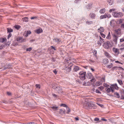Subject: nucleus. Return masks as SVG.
<instances>
[{
    "mask_svg": "<svg viewBox=\"0 0 124 124\" xmlns=\"http://www.w3.org/2000/svg\"><path fill=\"white\" fill-rule=\"evenodd\" d=\"M105 14H106L105 13V15H103L101 16L100 17V19H102L104 18H106V17Z\"/></svg>",
    "mask_w": 124,
    "mask_h": 124,
    "instance_id": "c756f323",
    "label": "nucleus"
},
{
    "mask_svg": "<svg viewBox=\"0 0 124 124\" xmlns=\"http://www.w3.org/2000/svg\"><path fill=\"white\" fill-rule=\"evenodd\" d=\"M116 22L114 20H112L110 22V25L112 26H114L115 25Z\"/></svg>",
    "mask_w": 124,
    "mask_h": 124,
    "instance_id": "4468645a",
    "label": "nucleus"
},
{
    "mask_svg": "<svg viewBox=\"0 0 124 124\" xmlns=\"http://www.w3.org/2000/svg\"><path fill=\"white\" fill-rule=\"evenodd\" d=\"M89 17L93 19L95 18V14L94 13H91L89 15Z\"/></svg>",
    "mask_w": 124,
    "mask_h": 124,
    "instance_id": "9b49d317",
    "label": "nucleus"
},
{
    "mask_svg": "<svg viewBox=\"0 0 124 124\" xmlns=\"http://www.w3.org/2000/svg\"><path fill=\"white\" fill-rule=\"evenodd\" d=\"M110 45V42L108 41H107L106 43H104L103 46L105 48L108 49H109V46Z\"/></svg>",
    "mask_w": 124,
    "mask_h": 124,
    "instance_id": "20e7f679",
    "label": "nucleus"
},
{
    "mask_svg": "<svg viewBox=\"0 0 124 124\" xmlns=\"http://www.w3.org/2000/svg\"><path fill=\"white\" fill-rule=\"evenodd\" d=\"M65 110L64 109H59V113L61 114L62 115L63 114H65Z\"/></svg>",
    "mask_w": 124,
    "mask_h": 124,
    "instance_id": "ddd939ff",
    "label": "nucleus"
},
{
    "mask_svg": "<svg viewBox=\"0 0 124 124\" xmlns=\"http://www.w3.org/2000/svg\"><path fill=\"white\" fill-rule=\"evenodd\" d=\"M124 41V38H123L120 39V41L121 42H122Z\"/></svg>",
    "mask_w": 124,
    "mask_h": 124,
    "instance_id": "6e6d98bb",
    "label": "nucleus"
},
{
    "mask_svg": "<svg viewBox=\"0 0 124 124\" xmlns=\"http://www.w3.org/2000/svg\"><path fill=\"white\" fill-rule=\"evenodd\" d=\"M84 106L87 109H93L96 108L95 104L93 102L90 103L86 102H85L84 103Z\"/></svg>",
    "mask_w": 124,
    "mask_h": 124,
    "instance_id": "f257e3e1",
    "label": "nucleus"
},
{
    "mask_svg": "<svg viewBox=\"0 0 124 124\" xmlns=\"http://www.w3.org/2000/svg\"><path fill=\"white\" fill-rule=\"evenodd\" d=\"M113 50L114 52L116 53H119V51L118 49H117L116 48L113 47Z\"/></svg>",
    "mask_w": 124,
    "mask_h": 124,
    "instance_id": "f3484780",
    "label": "nucleus"
},
{
    "mask_svg": "<svg viewBox=\"0 0 124 124\" xmlns=\"http://www.w3.org/2000/svg\"><path fill=\"white\" fill-rule=\"evenodd\" d=\"M16 40L19 42H24L26 41L25 39L21 37L17 38L16 39Z\"/></svg>",
    "mask_w": 124,
    "mask_h": 124,
    "instance_id": "423d86ee",
    "label": "nucleus"
},
{
    "mask_svg": "<svg viewBox=\"0 0 124 124\" xmlns=\"http://www.w3.org/2000/svg\"><path fill=\"white\" fill-rule=\"evenodd\" d=\"M99 118H96L94 119V120L96 121H97L99 120Z\"/></svg>",
    "mask_w": 124,
    "mask_h": 124,
    "instance_id": "13d9d810",
    "label": "nucleus"
},
{
    "mask_svg": "<svg viewBox=\"0 0 124 124\" xmlns=\"http://www.w3.org/2000/svg\"><path fill=\"white\" fill-rule=\"evenodd\" d=\"M113 65V63H111L110 65H107V67L108 68L110 69L112 67Z\"/></svg>",
    "mask_w": 124,
    "mask_h": 124,
    "instance_id": "7c9ffc66",
    "label": "nucleus"
},
{
    "mask_svg": "<svg viewBox=\"0 0 124 124\" xmlns=\"http://www.w3.org/2000/svg\"><path fill=\"white\" fill-rule=\"evenodd\" d=\"M61 106H63V107H66V108L67 107V106L66 105L64 104H62L61 105Z\"/></svg>",
    "mask_w": 124,
    "mask_h": 124,
    "instance_id": "de8ad7c7",
    "label": "nucleus"
},
{
    "mask_svg": "<svg viewBox=\"0 0 124 124\" xmlns=\"http://www.w3.org/2000/svg\"><path fill=\"white\" fill-rule=\"evenodd\" d=\"M42 32V30L41 29H39L37 30L36 32L38 34Z\"/></svg>",
    "mask_w": 124,
    "mask_h": 124,
    "instance_id": "b1692460",
    "label": "nucleus"
},
{
    "mask_svg": "<svg viewBox=\"0 0 124 124\" xmlns=\"http://www.w3.org/2000/svg\"><path fill=\"white\" fill-rule=\"evenodd\" d=\"M86 72H80L79 73V78L82 81L84 80L85 79Z\"/></svg>",
    "mask_w": 124,
    "mask_h": 124,
    "instance_id": "7ed1b4c3",
    "label": "nucleus"
},
{
    "mask_svg": "<svg viewBox=\"0 0 124 124\" xmlns=\"http://www.w3.org/2000/svg\"><path fill=\"white\" fill-rule=\"evenodd\" d=\"M87 77L89 79H91L93 78L92 74L91 73H88Z\"/></svg>",
    "mask_w": 124,
    "mask_h": 124,
    "instance_id": "dca6fc26",
    "label": "nucleus"
},
{
    "mask_svg": "<svg viewBox=\"0 0 124 124\" xmlns=\"http://www.w3.org/2000/svg\"><path fill=\"white\" fill-rule=\"evenodd\" d=\"M7 30L8 32H10L13 31V30L11 28H7Z\"/></svg>",
    "mask_w": 124,
    "mask_h": 124,
    "instance_id": "cd10ccee",
    "label": "nucleus"
},
{
    "mask_svg": "<svg viewBox=\"0 0 124 124\" xmlns=\"http://www.w3.org/2000/svg\"><path fill=\"white\" fill-rule=\"evenodd\" d=\"M111 92H114V90L113 89V88L112 87H111Z\"/></svg>",
    "mask_w": 124,
    "mask_h": 124,
    "instance_id": "0e129e2a",
    "label": "nucleus"
},
{
    "mask_svg": "<svg viewBox=\"0 0 124 124\" xmlns=\"http://www.w3.org/2000/svg\"><path fill=\"white\" fill-rule=\"evenodd\" d=\"M51 47L53 49H54V50H56V49H55V48L54 47V46H51Z\"/></svg>",
    "mask_w": 124,
    "mask_h": 124,
    "instance_id": "774afa93",
    "label": "nucleus"
},
{
    "mask_svg": "<svg viewBox=\"0 0 124 124\" xmlns=\"http://www.w3.org/2000/svg\"><path fill=\"white\" fill-rule=\"evenodd\" d=\"M10 68V67H5L4 68V70H5V69H9V68Z\"/></svg>",
    "mask_w": 124,
    "mask_h": 124,
    "instance_id": "69168bd1",
    "label": "nucleus"
},
{
    "mask_svg": "<svg viewBox=\"0 0 124 124\" xmlns=\"http://www.w3.org/2000/svg\"><path fill=\"white\" fill-rule=\"evenodd\" d=\"M54 40L55 42H58L60 41V40L57 39H55Z\"/></svg>",
    "mask_w": 124,
    "mask_h": 124,
    "instance_id": "603ef678",
    "label": "nucleus"
},
{
    "mask_svg": "<svg viewBox=\"0 0 124 124\" xmlns=\"http://www.w3.org/2000/svg\"><path fill=\"white\" fill-rule=\"evenodd\" d=\"M103 62L104 63L106 64L108 62V60L107 59V60L104 59L103 60Z\"/></svg>",
    "mask_w": 124,
    "mask_h": 124,
    "instance_id": "f704fd0d",
    "label": "nucleus"
},
{
    "mask_svg": "<svg viewBox=\"0 0 124 124\" xmlns=\"http://www.w3.org/2000/svg\"><path fill=\"white\" fill-rule=\"evenodd\" d=\"M37 18V17H31V19H36Z\"/></svg>",
    "mask_w": 124,
    "mask_h": 124,
    "instance_id": "bf43d9fd",
    "label": "nucleus"
},
{
    "mask_svg": "<svg viewBox=\"0 0 124 124\" xmlns=\"http://www.w3.org/2000/svg\"><path fill=\"white\" fill-rule=\"evenodd\" d=\"M71 70V67L67 66L65 69V70L67 71V73L70 72Z\"/></svg>",
    "mask_w": 124,
    "mask_h": 124,
    "instance_id": "9d476101",
    "label": "nucleus"
},
{
    "mask_svg": "<svg viewBox=\"0 0 124 124\" xmlns=\"http://www.w3.org/2000/svg\"><path fill=\"white\" fill-rule=\"evenodd\" d=\"M105 15H106V18H109L111 17V15L110 14H106Z\"/></svg>",
    "mask_w": 124,
    "mask_h": 124,
    "instance_id": "473e14b6",
    "label": "nucleus"
},
{
    "mask_svg": "<svg viewBox=\"0 0 124 124\" xmlns=\"http://www.w3.org/2000/svg\"><path fill=\"white\" fill-rule=\"evenodd\" d=\"M104 31V28L102 27H101L98 30V32H100V33L103 32Z\"/></svg>",
    "mask_w": 124,
    "mask_h": 124,
    "instance_id": "2eb2a0df",
    "label": "nucleus"
},
{
    "mask_svg": "<svg viewBox=\"0 0 124 124\" xmlns=\"http://www.w3.org/2000/svg\"><path fill=\"white\" fill-rule=\"evenodd\" d=\"M112 15L115 17H120L123 16V14L121 12H114L112 13Z\"/></svg>",
    "mask_w": 124,
    "mask_h": 124,
    "instance_id": "f03ea898",
    "label": "nucleus"
},
{
    "mask_svg": "<svg viewBox=\"0 0 124 124\" xmlns=\"http://www.w3.org/2000/svg\"><path fill=\"white\" fill-rule=\"evenodd\" d=\"M101 119L103 121H107V120L105 119H104V118H102Z\"/></svg>",
    "mask_w": 124,
    "mask_h": 124,
    "instance_id": "338daca9",
    "label": "nucleus"
},
{
    "mask_svg": "<svg viewBox=\"0 0 124 124\" xmlns=\"http://www.w3.org/2000/svg\"><path fill=\"white\" fill-rule=\"evenodd\" d=\"M115 8H113L111 9H110V10H109V12H112L113 11H115Z\"/></svg>",
    "mask_w": 124,
    "mask_h": 124,
    "instance_id": "49530a36",
    "label": "nucleus"
},
{
    "mask_svg": "<svg viewBox=\"0 0 124 124\" xmlns=\"http://www.w3.org/2000/svg\"><path fill=\"white\" fill-rule=\"evenodd\" d=\"M22 20L23 22H28V18L27 17H25L22 18Z\"/></svg>",
    "mask_w": 124,
    "mask_h": 124,
    "instance_id": "a211bd4d",
    "label": "nucleus"
},
{
    "mask_svg": "<svg viewBox=\"0 0 124 124\" xmlns=\"http://www.w3.org/2000/svg\"><path fill=\"white\" fill-rule=\"evenodd\" d=\"M118 2L121 3H122L124 2V0H119Z\"/></svg>",
    "mask_w": 124,
    "mask_h": 124,
    "instance_id": "5fc2aeb1",
    "label": "nucleus"
},
{
    "mask_svg": "<svg viewBox=\"0 0 124 124\" xmlns=\"http://www.w3.org/2000/svg\"><path fill=\"white\" fill-rule=\"evenodd\" d=\"M112 69L113 70H124V69L123 68H122L121 67L119 66H114L112 68Z\"/></svg>",
    "mask_w": 124,
    "mask_h": 124,
    "instance_id": "0eeeda50",
    "label": "nucleus"
},
{
    "mask_svg": "<svg viewBox=\"0 0 124 124\" xmlns=\"http://www.w3.org/2000/svg\"><path fill=\"white\" fill-rule=\"evenodd\" d=\"M113 86L115 88L116 90H118V87L117 86V85L116 84H113L111 85Z\"/></svg>",
    "mask_w": 124,
    "mask_h": 124,
    "instance_id": "5701e85b",
    "label": "nucleus"
},
{
    "mask_svg": "<svg viewBox=\"0 0 124 124\" xmlns=\"http://www.w3.org/2000/svg\"><path fill=\"white\" fill-rule=\"evenodd\" d=\"M11 36L12 34L11 33H10L8 36V39Z\"/></svg>",
    "mask_w": 124,
    "mask_h": 124,
    "instance_id": "a18cd8bd",
    "label": "nucleus"
},
{
    "mask_svg": "<svg viewBox=\"0 0 124 124\" xmlns=\"http://www.w3.org/2000/svg\"><path fill=\"white\" fill-rule=\"evenodd\" d=\"M103 85L104 86L106 87H109L110 86L109 85H108L106 83H104L103 84Z\"/></svg>",
    "mask_w": 124,
    "mask_h": 124,
    "instance_id": "4c0bfd02",
    "label": "nucleus"
},
{
    "mask_svg": "<svg viewBox=\"0 0 124 124\" xmlns=\"http://www.w3.org/2000/svg\"><path fill=\"white\" fill-rule=\"evenodd\" d=\"M102 37L103 38H105V35L102 33H100Z\"/></svg>",
    "mask_w": 124,
    "mask_h": 124,
    "instance_id": "79ce46f5",
    "label": "nucleus"
},
{
    "mask_svg": "<svg viewBox=\"0 0 124 124\" xmlns=\"http://www.w3.org/2000/svg\"><path fill=\"white\" fill-rule=\"evenodd\" d=\"M53 71L55 74H57V71L55 70H53Z\"/></svg>",
    "mask_w": 124,
    "mask_h": 124,
    "instance_id": "e2e57ef3",
    "label": "nucleus"
},
{
    "mask_svg": "<svg viewBox=\"0 0 124 124\" xmlns=\"http://www.w3.org/2000/svg\"><path fill=\"white\" fill-rule=\"evenodd\" d=\"M104 87L102 86H100L98 87V89H100L101 90H102L104 89Z\"/></svg>",
    "mask_w": 124,
    "mask_h": 124,
    "instance_id": "c03bdc74",
    "label": "nucleus"
},
{
    "mask_svg": "<svg viewBox=\"0 0 124 124\" xmlns=\"http://www.w3.org/2000/svg\"><path fill=\"white\" fill-rule=\"evenodd\" d=\"M114 96L115 97L117 98H119L120 97L119 94L117 92H116L114 93Z\"/></svg>",
    "mask_w": 124,
    "mask_h": 124,
    "instance_id": "6ab92c4d",
    "label": "nucleus"
},
{
    "mask_svg": "<svg viewBox=\"0 0 124 124\" xmlns=\"http://www.w3.org/2000/svg\"><path fill=\"white\" fill-rule=\"evenodd\" d=\"M92 78V79L90 80L91 82L93 83L95 82L96 81L95 79L93 78Z\"/></svg>",
    "mask_w": 124,
    "mask_h": 124,
    "instance_id": "e433bc0d",
    "label": "nucleus"
},
{
    "mask_svg": "<svg viewBox=\"0 0 124 124\" xmlns=\"http://www.w3.org/2000/svg\"><path fill=\"white\" fill-rule=\"evenodd\" d=\"M27 34H28V35H29V34H30L31 33V32L30 31H27V32H26V33Z\"/></svg>",
    "mask_w": 124,
    "mask_h": 124,
    "instance_id": "4d7b16f0",
    "label": "nucleus"
},
{
    "mask_svg": "<svg viewBox=\"0 0 124 124\" xmlns=\"http://www.w3.org/2000/svg\"><path fill=\"white\" fill-rule=\"evenodd\" d=\"M105 55L106 56V57L110 59H111L112 58V57L110 55L109 53L106 52H104V53Z\"/></svg>",
    "mask_w": 124,
    "mask_h": 124,
    "instance_id": "f8f14e48",
    "label": "nucleus"
},
{
    "mask_svg": "<svg viewBox=\"0 0 124 124\" xmlns=\"http://www.w3.org/2000/svg\"><path fill=\"white\" fill-rule=\"evenodd\" d=\"M92 21H87L86 22V23L88 25L92 23Z\"/></svg>",
    "mask_w": 124,
    "mask_h": 124,
    "instance_id": "a19ab883",
    "label": "nucleus"
},
{
    "mask_svg": "<svg viewBox=\"0 0 124 124\" xmlns=\"http://www.w3.org/2000/svg\"><path fill=\"white\" fill-rule=\"evenodd\" d=\"M106 11V9L105 8L101 9L100 11V13L101 14H103Z\"/></svg>",
    "mask_w": 124,
    "mask_h": 124,
    "instance_id": "aec40b11",
    "label": "nucleus"
},
{
    "mask_svg": "<svg viewBox=\"0 0 124 124\" xmlns=\"http://www.w3.org/2000/svg\"><path fill=\"white\" fill-rule=\"evenodd\" d=\"M66 109L67 110V113L68 114L70 112V110L68 107H67V108H66Z\"/></svg>",
    "mask_w": 124,
    "mask_h": 124,
    "instance_id": "c9c22d12",
    "label": "nucleus"
},
{
    "mask_svg": "<svg viewBox=\"0 0 124 124\" xmlns=\"http://www.w3.org/2000/svg\"><path fill=\"white\" fill-rule=\"evenodd\" d=\"M107 38L108 39H109L111 38L110 33L109 32L108 36L107 37Z\"/></svg>",
    "mask_w": 124,
    "mask_h": 124,
    "instance_id": "72a5a7b5",
    "label": "nucleus"
},
{
    "mask_svg": "<svg viewBox=\"0 0 124 124\" xmlns=\"http://www.w3.org/2000/svg\"><path fill=\"white\" fill-rule=\"evenodd\" d=\"M53 89H56V90L58 91H60V92H62V89L61 87L57 86V85H56V88H53Z\"/></svg>",
    "mask_w": 124,
    "mask_h": 124,
    "instance_id": "1a4fd4ad",
    "label": "nucleus"
},
{
    "mask_svg": "<svg viewBox=\"0 0 124 124\" xmlns=\"http://www.w3.org/2000/svg\"><path fill=\"white\" fill-rule=\"evenodd\" d=\"M113 41L114 43L116 45L117 43V40L118 38V36H117L116 34H114L113 35Z\"/></svg>",
    "mask_w": 124,
    "mask_h": 124,
    "instance_id": "39448f33",
    "label": "nucleus"
},
{
    "mask_svg": "<svg viewBox=\"0 0 124 124\" xmlns=\"http://www.w3.org/2000/svg\"><path fill=\"white\" fill-rule=\"evenodd\" d=\"M35 41L34 39L31 40H30V42H34Z\"/></svg>",
    "mask_w": 124,
    "mask_h": 124,
    "instance_id": "680f3d73",
    "label": "nucleus"
},
{
    "mask_svg": "<svg viewBox=\"0 0 124 124\" xmlns=\"http://www.w3.org/2000/svg\"><path fill=\"white\" fill-rule=\"evenodd\" d=\"M32 48L31 47H29V48H27L26 49L27 51H30L31 50Z\"/></svg>",
    "mask_w": 124,
    "mask_h": 124,
    "instance_id": "3c124183",
    "label": "nucleus"
},
{
    "mask_svg": "<svg viewBox=\"0 0 124 124\" xmlns=\"http://www.w3.org/2000/svg\"><path fill=\"white\" fill-rule=\"evenodd\" d=\"M117 81L120 85H123V83L122 80H117Z\"/></svg>",
    "mask_w": 124,
    "mask_h": 124,
    "instance_id": "bb28decb",
    "label": "nucleus"
},
{
    "mask_svg": "<svg viewBox=\"0 0 124 124\" xmlns=\"http://www.w3.org/2000/svg\"><path fill=\"white\" fill-rule=\"evenodd\" d=\"M101 43L100 41H98L97 42V44H98L100 46H101Z\"/></svg>",
    "mask_w": 124,
    "mask_h": 124,
    "instance_id": "8fccbe9b",
    "label": "nucleus"
},
{
    "mask_svg": "<svg viewBox=\"0 0 124 124\" xmlns=\"http://www.w3.org/2000/svg\"><path fill=\"white\" fill-rule=\"evenodd\" d=\"M7 94L8 95H11V93L10 92H7Z\"/></svg>",
    "mask_w": 124,
    "mask_h": 124,
    "instance_id": "052dcab7",
    "label": "nucleus"
},
{
    "mask_svg": "<svg viewBox=\"0 0 124 124\" xmlns=\"http://www.w3.org/2000/svg\"><path fill=\"white\" fill-rule=\"evenodd\" d=\"M79 69V67L77 66H75L74 67L73 70L75 71H77Z\"/></svg>",
    "mask_w": 124,
    "mask_h": 124,
    "instance_id": "393cba45",
    "label": "nucleus"
},
{
    "mask_svg": "<svg viewBox=\"0 0 124 124\" xmlns=\"http://www.w3.org/2000/svg\"><path fill=\"white\" fill-rule=\"evenodd\" d=\"M14 27L16 29L18 30L20 28L21 26L18 25H16L14 26Z\"/></svg>",
    "mask_w": 124,
    "mask_h": 124,
    "instance_id": "2f4dec72",
    "label": "nucleus"
},
{
    "mask_svg": "<svg viewBox=\"0 0 124 124\" xmlns=\"http://www.w3.org/2000/svg\"><path fill=\"white\" fill-rule=\"evenodd\" d=\"M109 87H107L105 90L107 91L108 93H109L111 92V86H109Z\"/></svg>",
    "mask_w": 124,
    "mask_h": 124,
    "instance_id": "412c9836",
    "label": "nucleus"
},
{
    "mask_svg": "<svg viewBox=\"0 0 124 124\" xmlns=\"http://www.w3.org/2000/svg\"><path fill=\"white\" fill-rule=\"evenodd\" d=\"M107 2L109 5H111L113 3V1L112 0H107Z\"/></svg>",
    "mask_w": 124,
    "mask_h": 124,
    "instance_id": "c85d7f7f",
    "label": "nucleus"
},
{
    "mask_svg": "<svg viewBox=\"0 0 124 124\" xmlns=\"http://www.w3.org/2000/svg\"><path fill=\"white\" fill-rule=\"evenodd\" d=\"M120 30V29L115 30V34H116L117 36L121 35Z\"/></svg>",
    "mask_w": 124,
    "mask_h": 124,
    "instance_id": "6e6552de",
    "label": "nucleus"
},
{
    "mask_svg": "<svg viewBox=\"0 0 124 124\" xmlns=\"http://www.w3.org/2000/svg\"><path fill=\"white\" fill-rule=\"evenodd\" d=\"M5 47V46L4 44H2L0 46V49H2Z\"/></svg>",
    "mask_w": 124,
    "mask_h": 124,
    "instance_id": "ea45409f",
    "label": "nucleus"
},
{
    "mask_svg": "<svg viewBox=\"0 0 124 124\" xmlns=\"http://www.w3.org/2000/svg\"><path fill=\"white\" fill-rule=\"evenodd\" d=\"M96 92L97 93H101V92L99 91L98 89H96Z\"/></svg>",
    "mask_w": 124,
    "mask_h": 124,
    "instance_id": "864d4df0",
    "label": "nucleus"
},
{
    "mask_svg": "<svg viewBox=\"0 0 124 124\" xmlns=\"http://www.w3.org/2000/svg\"><path fill=\"white\" fill-rule=\"evenodd\" d=\"M51 108H53V109H57V108L58 107H51Z\"/></svg>",
    "mask_w": 124,
    "mask_h": 124,
    "instance_id": "09e8293b",
    "label": "nucleus"
},
{
    "mask_svg": "<svg viewBox=\"0 0 124 124\" xmlns=\"http://www.w3.org/2000/svg\"><path fill=\"white\" fill-rule=\"evenodd\" d=\"M99 41L101 43H104V40L102 39L100 36Z\"/></svg>",
    "mask_w": 124,
    "mask_h": 124,
    "instance_id": "a878e982",
    "label": "nucleus"
},
{
    "mask_svg": "<svg viewBox=\"0 0 124 124\" xmlns=\"http://www.w3.org/2000/svg\"><path fill=\"white\" fill-rule=\"evenodd\" d=\"M7 39L6 38H2L0 39V42L4 43L6 41Z\"/></svg>",
    "mask_w": 124,
    "mask_h": 124,
    "instance_id": "4be33fe9",
    "label": "nucleus"
},
{
    "mask_svg": "<svg viewBox=\"0 0 124 124\" xmlns=\"http://www.w3.org/2000/svg\"><path fill=\"white\" fill-rule=\"evenodd\" d=\"M101 84V82H97L96 83V86H99Z\"/></svg>",
    "mask_w": 124,
    "mask_h": 124,
    "instance_id": "58836bf2",
    "label": "nucleus"
},
{
    "mask_svg": "<svg viewBox=\"0 0 124 124\" xmlns=\"http://www.w3.org/2000/svg\"><path fill=\"white\" fill-rule=\"evenodd\" d=\"M36 86L37 88H40V85L37 84L36 85Z\"/></svg>",
    "mask_w": 124,
    "mask_h": 124,
    "instance_id": "37998d69",
    "label": "nucleus"
}]
</instances>
